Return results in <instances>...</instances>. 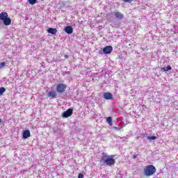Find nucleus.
<instances>
[{
	"label": "nucleus",
	"instance_id": "4be33fe9",
	"mask_svg": "<svg viewBox=\"0 0 178 178\" xmlns=\"http://www.w3.org/2000/svg\"><path fill=\"white\" fill-rule=\"evenodd\" d=\"M136 158H137V155L134 154L133 159H136Z\"/></svg>",
	"mask_w": 178,
	"mask_h": 178
},
{
	"label": "nucleus",
	"instance_id": "9d476101",
	"mask_svg": "<svg viewBox=\"0 0 178 178\" xmlns=\"http://www.w3.org/2000/svg\"><path fill=\"white\" fill-rule=\"evenodd\" d=\"M47 33H49V34H53L54 35H55V34H56V33H58V30L56 29H54V28H49L47 29Z\"/></svg>",
	"mask_w": 178,
	"mask_h": 178
},
{
	"label": "nucleus",
	"instance_id": "6ab92c4d",
	"mask_svg": "<svg viewBox=\"0 0 178 178\" xmlns=\"http://www.w3.org/2000/svg\"><path fill=\"white\" fill-rule=\"evenodd\" d=\"M83 177H84V175L83 174H81V173L79 174L78 178H83Z\"/></svg>",
	"mask_w": 178,
	"mask_h": 178
},
{
	"label": "nucleus",
	"instance_id": "2eb2a0df",
	"mask_svg": "<svg viewBox=\"0 0 178 178\" xmlns=\"http://www.w3.org/2000/svg\"><path fill=\"white\" fill-rule=\"evenodd\" d=\"M106 122L107 123H108L109 126H112L113 124V123L112 122V118L111 117L107 118Z\"/></svg>",
	"mask_w": 178,
	"mask_h": 178
},
{
	"label": "nucleus",
	"instance_id": "39448f33",
	"mask_svg": "<svg viewBox=\"0 0 178 178\" xmlns=\"http://www.w3.org/2000/svg\"><path fill=\"white\" fill-rule=\"evenodd\" d=\"M113 51V47L112 46H106L103 49V53L107 55L108 54H111Z\"/></svg>",
	"mask_w": 178,
	"mask_h": 178
},
{
	"label": "nucleus",
	"instance_id": "0eeeda50",
	"mask_svg": "<svg viewBox=\"0 0 178 178\" xmlns=\"http://www.w3.org/2000/svg\"><path fill=\"white\" fill-rule=\"evenodd\" d=\"M104 99H113V95L109 92H106L103 95Z\"/></svg>",
	"mask_w": 178,
	"mask_h": 178
},
{
	"label": "nucleus",
	"instance_id": "5701e85b",
	"mask_svg": "<svg viewBox=\"0 0 178 178\" xmlns=\"http://www.w3.org/2000/svg\"><path fill=\"white\" fill-rule=\"evenodd\" d=\"M64 57H65V58H69V56L65 55Z\"/></svg>",
	"mask_w": 178,
	"mask_h": 178
},
{
	"label": "nucleus",
	"instance_id": "412c9836",
	"mask_svg": "<svg viewBox=\"0 0 178 178\" xmlns=\"http://www.w3.org/2000/svg\"><path fill=\"white\" fill-rule=\"evenodd\" d=\"M1 66H5V65H6V63H5V62H3V63H1Z\"/></svg>",
	"mask_w": 178,
	"mask_h": 178
},
{
	"label": "nucleus",
	"instance_id": "a211bd4d",
	"mask_svg": "<svg viewBox=\"0 0 178 178\" xmlns=\"http://www.w3.org/2000/svg\"><path fill=\"white\" fill-rule=\"evenodd\" d=\"M156 136H148L147 140H156Z\"/></svg>",
	"mask_w": 178,
	"mask_h": 178
},
{
	"label": "nucleus",
	"instance_id": "6e6552de",
	"mask_svg": "<svg viewBox=\"0 0 178 178\" xmlns=\"http://www.w3.org/2000/svg\"><path fill=\"white\" fill-rule=\"evenodd\" d=\"M22 136H23V138L24 139L29 138V137L31 136V134L30 133V130L26 129L25 131H24Z\"/></svg>",
	"mask_w": 178,
	"mask_h": 178
},
{
	"label": "nucleus",
	"instance_id": "4468645a",
	"mask_svg": "<svg viewBox=\"0 0 178 178\" xmlns=\"http://www.w3.org/2000/svg\"><path fill=\"white\" fill-rule=\"evenodd\" d=\"M161 70H163V72H168L169 70H172V67L170 65H168L167 67H162Z\"/></svg>",
	"mask_w": 178,
	"mask_h": 178
},
{
	"label": "nucleus",
	"instance_id": "20e7f679",
	"mask_svg": "<svg viewBox=\"0 0 178 178\" xmlns=\"http://www.w3.org/2000/svg\"><path fill=\"white\" fill-rule=\"evenodd\" d=\"M73 115V109L68 108L66 111L63 113V118H69Z\"/></svg>",
	"mask_w": 178,
	"mask_h": 178
},
{
	"label": "nucleus",
	"instance_id": "f03ea898",
	"mask_svg": "<svg viewBox=\"0 0 178 178\" xmlns=\"http://www.w3.org/2000/svg\"><path fill=\"white\" fill-rule=\"evenodd\" d=\"M156 173V168L153 165H148L144 168V175L147 177Z\"/></svg>",
	"mask_w": 178,
	"mask_h": 178
},
{
	"label": "nucleus",
	"instance_id": "f257e3e1",
	"mask_svg": "<svg viewBox=\"0 0 178 178\" xmlns=\"http://www.w3.org/2000/svg\"><path fill=\"white\" fill-rule=\"evenodd\" d=\"M113 158H115V155H108V154L103 152L100 163H102L103 166H112L116 163V160Z\"/></svg>",
	"mask_w": 178,
	"mask_h": 178
},
{
	"label": "nucleus",
	"instance_id": "423d86ee",
	"mask_svg": "<svg viewBox=\"0 0 178 178\" xmlns=\"http://www.w3.org/2000/svg\"><path fill=\"white\" fill-rule=\"evenodd\" d=\"M115 19H118V20H122L124 19V15L121 12L117 11L114 13Z\"/></svg>",
	"mask_w": 178,
	"mask_h": 178
},
{
	"label": "nucleus",
	"instance_id": "dca6fc26",
	"mask_svg": "<svg viewBox=\"0 0 178 178\" xmlns=\"http://www.w3.org/2000/svg\"><path fill=\"white\" fill-rule=\"evenodd\" d=\"M5 91H6V89H5V88L3 87L0 88V95H2V94H3Z\"/></svg>",
	"mask_w": 178,
	"mask_h": 178
},
{
	"label": "nucleus",
	"instance_id": "1a4fd4ad",
	"mask_svg": "<svg viewBox=\"0 0 178 178\" xmlns=\"http://www.w3.org/2000/svg\"><path fill=\"white\" fill-rule=\"evenodd\" d=\"M64 30L67 34H72L73 33V28L71 26H65Z\"/></svg>",
	"mask_w": 178,
	"mask_h": 178
},
{
	"label": "nucleus",
	"instance_id": "9b49d317",
	"mask_svg": "<svg viewBox=\"0 0 178 178\" xmlns=\"http://www.w3.org/2000/svg\"><path fill=\"white\" fill-rule=\"evenodd\" d=\"M47 97L51 99L56 98V92L52 91L47 93Z\"/></svg>",
	"mask_w": 178,
	"mask_h": 178
},
{
	"label": "nucleus",
	"instance_id": "aec40b11",
	"mask_svg": "<svg viewBox=\"0 0 178 178\" xmlns=\"http://www.w3.org/2000/svg\"><path fill=\"white\" fill-rule=\"evenodd\" d=\"M125 3H131V1H134V0H123Z\"/></svg>",
	"mask_w": 178,
	"mask_h": 178
},
{
	"label": "nucleus",
	"instance_id": "7ed1b4c3",
	"mask_svg": "<svg viewBox=\"0 0 178 178\" xmlns=\"http://www.w3.org/2000/svg\"><path fill=\"white\" fill-rule=\"evenodd\" d=\"M67 87V86L65 83H58L56 86V91L57 92L62 94V92H65Z\"/></svg>",
	"mask_w": 178,
	"mask_h": 178
},
{
	"label": "nucleus",
	"instance_id": "f8f14e48",
	"mask_svg": "<svg viewBox=\"0 0 178 178\" xmlns=\"http://www.w3.org/2000/svg\"><path fill=\"white\" fill-rule=\"evenodd\" d=\"M8 17V13L3 12L0 13V19L3 22Z\"/></svg>",
	"mask_w": 178,
	"mask_h": 178
},
{
	"label": "nucleus",
	"instance_id": "f3484780",
	"mask_svg": "<svg viewBox=\"0 0 178 178\" xmlns=\"http://www.w3.org/2000/svg\"><path fill=\"white\" fill-rule=\"evenodd\" d=\"M29 3L31 5H34V4L37 3V0H29Z\"/></svg>",
	"mask_w": 178,
	"mask_h": 178
},
{
	"label": "nucleus",
	"instance_id": "b1692460",
	"mask_svg": "<svg viewBox=\"0 0 178 178\" xmlns=\"http://www.w3.org/2000/svg\"><path fill=\"white\" fill-rule=\"evenodd\" d=\"M2 123V120L0 118V124Z\"/></svg>",
	"mask_w": 178,
	"mask_h": 178
},
{
	"label": "nucleus",
	"instance_id": "ddd939ff",
	"mask_svg": "<svg viewBox=\"0 0 178 178\" xmlns=\"http://www.w3.org/2000/svg\"><path fill=\"white\" fill-rule=\"evenodd\" d=\"M3 22V24H5V26H10V23H12V20H10V18H9V17H7Z\"/></svg>",
	"mask_w": 178,
	"mask_h": 178
}]
</instances>
